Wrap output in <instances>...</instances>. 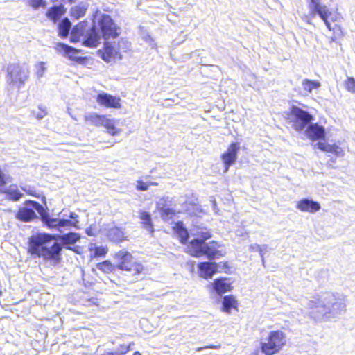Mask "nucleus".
<instances>
[{
  "label": "nucleus",
  "instance_id": "obj_5",
  "mask_svg": "<svg viewBox=\"0 0 355 355\" xmlns=\"http://www.w3.org/2000/svg\"><path fill=\"white\" fill-rule=\"evenodd\" d=\"M308 8L311 17H314L318 15L324 22L327 28L329 31L332 30L330 21H336L338 15L333 13L326 5L321 3L320 0H309Z\"/></svg>",
  "mask_w": 355,
  "mask_h": 355
},
{
  "label": "nucleus",
  "instance_id": "obj_19",
  "mask_svg": "<svg viewBox=\"0 0 355 355\" xmlns=\"http://www.w3.org/2000/svg\"><path fill=\"white\" fill-rule=\"evenodd\" d=\"M66 8L62 4L54 5L50 7L45 13L46 17L54 24L66 13Z\"/></svg>",
  "mask_w": 355,
  "mask_h": 355
},
{
  "label": "nucleus",
  "instance_id": "obj_28",
  "mask_svg": "<svg viewBox=\"0 0 355 355\" xmlns=\"http://www.w3.org/2000/svg\"><path fill=\"white\" fill-rule=\"evenodd\" d=\"M101 126L106 128L107 132L113 136L117 135L120 132V130L115 126L114 120L107 118L106 115L104 116V120Z\"/></svg>",
  "mask_w": 355,
  "mask_h": 355
},
{
  "label": "nucleus",
  "instance_id": "obj_35",
  "mask_svg": "<svg viewBox=\"0 0 355 355\" xmlns=\"http://www.w3.org/2000/svg\"><path fill=\"white\" fill-rule=\"evenodd\" d=\"M158 183L155 182H145L143 180H137L136 189L137 191H144L148 189L150 186H157Z\"/></svg>",
  "mask_w": 355,
  "mask_h": 355
},
{
  "label": "nucleus",
  "instance_id": "obj_7",
  "mask_svg": "<svg viewBox=\"0 0 355 355\" xmlns=\"http://www.w3.org/2000/svg\"><path fill=\"white\" fill-rule=\"evenodd\" d=\"M99 28L105 40L116 38L119 35V28L116 26L113 19L107 15H103L99 22Z\"/></svg>",
  "mask_w": 355,
  "mask_h": 355
},
{
  "label": "nucleus",
  "instance_id": "obj_22",
  "mask_svg": "<svg viewBox=\"0 0 355 355\" xmlns=\"http://www.w3.org/2000/svg\"><path fill=\"white\" fill-rule=\"evenodd\" d=\"M317 146L322 151L332 153L336 157L344 155L343 149L336 144H329L324 142H318Z\"/></svg>",
  "mask_w": 355,
  "mask_h": 355
},
{
  "label": "nucleus",
  "instance_id": "obj_12",
  "mask_svg": "<svg viewBox=\"0 0 355 355\" xmlns=\"http://www.w3.org/2000/svg\"><path fill=\"white\" fill-rule=\"evenodd\" d=\"M306 137L312 141H316L325 138V129L318 123H311L305 130Z\"/></svg>",
  "mask_w": 355,
  "mask_h": 355
},
{
  "label": "nucleus",
  "instance_id": "obj_41",
  "mask_svg": "<svg viewBox=\"0 0 355 355\" xmlns=\"http://www.w3.org/2000/svg\"><path fill=\"white\" fill-rule=\"evenodd\" d=\"M220 347V346H217V345H206V346H203V347H198L196 351L197 352H200L202 349H218Z\"/></svg>",
  "mask_w": 355,
  "mask_h": 355
},
{
  "label": "nucleus",
  "instance_id": "obj_16",
  "mask_svg": "<svg viewBox=\"0 0 355 355\" xmlns=\"http://www.w3.org/2000/svg\"><path fill=\"white\" fill-rule=\"evenodd\" d=\"M88 29V21L86 20L78 22L71 32V42H79L81 37L86 36Z\"/></svg>",
  "mask_w": 355,
  "mask_h": 355
},
{
  "label": "nucleus",
  "instance_id": "obj_11",
  "mask_svg": "<svg viewBox=\"0 0 355 355\" xmlns=\"http://www.w3.org/2000/svg\"><path fill=\"white\" fill-rule=\"evenodd\" d=\"M199 277L209 279L218 272V264L213 261H202L197 265Z\"/></svg>",
  "mask_w": 355,
  "mask_h": 355
},
{
  "label": "nucleus",
  "instance_id": "obj_44",
  "mask_svg": "<svg viewBox=\"0 0 355 355\" xmlns=\"http://www.w3.org/2000/svg\"><path fill=\"white\" fill-rule=\"evenodd\" d=\"M223 264L224 267L229 268V265H228L227 262H223Z\"/></svg>",
  "mask_w": 355,
  "mask_h": 355
},
{
  "label": "nucleus",
  "instance_id": "obj_33",
  "mask_svg": "<svg viewBox=\"0 0 355 355\" xmlns=\"http://www.w3.org/2000/svg\"><path fill=\"white\" fill-rule=\"evenodd\" d=\"M135 343L133 342H130L128 344H121L119 345L117 348V351L113 352L114 355H126L132 348Z\"/></svg>",
  "mask_w": 355,
  "mask_h": 355
},
{
  "label": "nucleus",
  "instance_id": "obj_30",
  "mask_svg": "<svg viewBox=\"0 0 355 355\" xmlns=\"http://www.w3.org/2000/svg\"><path fill=\"white\" fill-rule=\"evenodd\" d=\"M303 89L307 92H311L313 89H317L320 87V83L317 80L304 79L302 82Z\"/></svg>",
  "mask_w": 355,
  "mask_h": 355
},
{
  "label": "nucleus",
  "instance_id": "obj_21",
  "mask_svg": "<svg viewBox=\"0 0 355 355\" xmlns=\"http://www.w3.org/2000/svg\"><path fill=\"white\" fill-rule=\"evenodd\" d=\"M99 43V35L96 31L95 26H92L86 35V39L83 41V45L94 48Z\"/></svg>",
  "mask_w": 355,
  "mask_h": 355
},
{
  "label": "nucleus",
  "instance_id": "obj_26",
  "mask_svg": "<svg viewBox=\"0 0 355 355\" xmlns=\"http://www.w3.org/2000/svg\"><path fill=\"white\" fill-rule=\"evenodd\" d=\"M71 28V24L68 18H64L58 25V35L62 38H66L69 35Z\"/></svg>",
  "mask_w": 355,
  "mask_h": 355
},
{
  "label": "nucleus",
  "instance_id": "obj_23",
  "mask_svg": "<svg viewBox=\"0 0 355 355\" xmlns=\"http://www.w3.org/2000/svg\"><path fill=\"white\" fill-rule=\"evenodd\" d=\"M173 231L178 235L182 244H186L189 239V232L182 221H178L173 227Z\"/></svg>",
  "mask_w": 355,
  "mask_h": 355
},
{
  "label": "nucleus",
  "instance_id": "obj_32",
  "mask_svg": "<svg viewBox=\"0 0 355 355\" xmlns=\"http://www.w3.org/2000/svg\"><path fill=\"white\" fill-rule=\"evenodd\" d=\"M42 221L44 224L50 229L57 228L58 229L59 219L55 218H51L48 215L42 216Z\"/></svg>",
  "mask_w": 355,
  "mask_h": 355
},
{
  "label": "nucleus",
  "instance_id": "obj_39",
  "mask_svg": "<svg viewBox=\"0 0 355 355\" xmlns=\"http://www.w3.org/2000/svg\"><path fill=\"white\" fill-rule=\"evenodd\" d=\"M29 5L34 9H37L40 7H45L46 3L44 0H28Z\"/></svg>",
  "mask_w": 355,
  "mask_h": 355
},
{
  "label": "nucleus",
  "instance_id": "obj_3",
  "mask_svg": "<svg viewBox=\"0 0 355 355\" xmlns=\"http://www.w3.org/2000/svg\"><path fill=\"white\" fill-rule=\"evenodd\" d=\"M116 260V268L122 271H126L133 275L143 274L145 267L133 255L127 250H120L114 255Z\"/></svg>",
  "mask_w": 355,
  "mask_h": 355
},
{
  "label": "nucleus",
  "instance_id": "obj_1",
  "mask_svg": "<svg viewBox=\"0 0 355 355\" xmlns=\"http://www.w3.org/2000/svg\"><path fill=\"white\" fill-rule=\"evenodd\" d=\"M58 238L66 248L76 243L80 239V236L76 232H69L62 236L37 233L28 239V252L31 255L42 258L45 261H53L56 264L59 263L61 260L62 244L55 242L50 247L49 246L51 241L56 240Z\"/></svg>",
  "mask_w": 355,
  "mask_h": 355
},
{
  "label": "nucleus",
  "instance_id": "obj_29",
  "mask_svg": "<svg viewBox=\"0 0 355 355\" xmlns=\"http://www.w3.org/2000/svg\"><path fill=\"white\" fill-rule=\"evenodd\" d=\"M115 266L110 261L105 260L96 264V268L103 273L109 274L115 270Z\"/></svg>",
  "mask_w": 355,
  "mask_h": 355
},
{
  "label": "nucleus",
  "instance_id": "obj_38",
  "mask_svg": "<svg viewBox=\"0 0 355 355\" xmlns=\"http://www.w3.org/2000/svg\"><path fill=\"white\" fill-rule=\"evenodd\" d=\"M161 216L163 219H168L173 218L176 212L171 208H162L160 209Z\"/></svg>",
  "mask_w": 355,
  "mask_h": 355
},
{
  "label": "nucleus",
  "instance_id": "obj_34",
  "mask_svg": "<svg viewBox=\"0 0 355 355\" xmlns=\"http://www.w3.org/2000/svg\"><path fill=\"white\" fill-rule=\"evenodd\" d=\"M93 252V257H105L108 252V248L106 246H95L90 249Z\"/></svg>",
  "mask_w": 355,
  "mask_h": 355
},
{
  "label": "nucleus",
  "instance_id": "obj_4",
  "mask_svg": "<svg viewBox=\"0 0 355 355\" xmlns=\"http://www.w3.org/2000/svg\"><path fill=\"white\" fill-rule=\"evenodd\" d=\"M286 343V334L276 330L269 332L266 340L261 343V352L265 355H274L279 353Z\"/></svg>",
  "mask_w": 355,
  "mask_h": 355
},
{
  "label": "nucleus",
  "instance_id": "obj_2",
  "mask_svg": "<svg viewBox=\"0 0 355 355\" xmlns=\"http://www.w3.org/2000/svg\"><path fill=\"white\" fill-rule=\"evenodd\" d=\"M198 238L192 239L189 244V250L191 256L200 257L205 256L209 261L218 259L224 256L220 250V245L217 241H205L211 237V233L206 229L198 232Z\"/></svg>",
  "mask_w": 355,
  "mask_h": 355
},
{
  "label": "nucleus",
  "instance_id": "obj_15",
  "mask_svg": "<svg viewBox=\"0 0 355 355\" xmlns=\"http://www.w3.org/2000/svg\"><path fill=\"white\" fill-rule=\"evenodd\" d=\"M56 49L59 51H63L65 55L71 60L82 62L85 59L84 58L77 55L78 53L80 52V50L76 49L64 43H58L56 44Z\"/></svg>",
  "mask_w": 355,
  "mask_h": 355
},
{
  "label": "nucleus",
  "instance_id": "obj_25",
  "mask_svg": "<svg viewBox=\"0 0 355 355\" xmlns=\"http://www.w3.org/2000/svg\"><path fill=\"white\" fill-rule=\"evenodd\" d=\"M139 218L141 220L143 227L153 234L154 232V226L150 213L146 211H140Z\"/></svg>",
  "mask_w": 355,
  "mask_h": 355
},
{
  "label": "nucleus",
  "instance_id": "obj_13",
  "mask_svg": "<svg viewBox=\"0 0 355 355\" xmlns=\"http://www.w3.org/2000/svg\"><path fill=\"white\" fill-rule=\"evenodd\" d=\"M98 55L106 62H110L112 59L122 58L120 53L116 51L114 46L108 42L104 43L103 47L98 50Z\"/></svg>",
  "mask_w": 355,
  "mask_h": 355
},
{
  "label": "nucleus",
  "instance_id": "obj_42",
  "mask_svg": "<svg viewBox=\"0 0 355 355\" xmlns=\"http://www.w3.org/2000/svg\"><path fill=\"white\" fill-rule=\"evenodd\" d=\"M66 248L69 249V250H71L73 251L74 252H76L77 254H80V251H79L80 247L76 246V247L72 248V247H70V246H66Z\"/></svg>",
  "mask_w": 355,
  "mask_h": 355
},
{
  "label": "nucleus",
  "instance_id": "obj_18",
  "mask_svg": "<svg viewBox=\"0 0 355 355\" xmlns=\"http://www.w3.org/2000/svg\"><path fill=\"white\" fill-rule=\"evenodd\" d=\"M212 287L218 295L231 291L233 288L232 283L230 282L229 278L227 277L215 279L212 282Z\"/></svg>",
  "mask_w": 355,
  "mask_h": 355
},
{
  "label": "nucleus",
  "instance_id": "obj_9",
  "mask_svg": "<svg viewBox=\"0 0 355 355\" xmlns=\"http://www.w3.org/2000/svg\"><path fill=\"white\" fill-rule=\"evenodd\" d=\"M96 101L99 105L105 108L120 109L122 106L121 99L119 96L107 93L97 94Z\"/></svg>",
  "mask_w": 355,
  "mask_h": 355
},
{
  "label": "nucleus",
  "instance_id": "obj_31",
  "mask_svg": "<svg viewBox=\"0 0 355 355\" xmlns=\"http://www.w3.org/2000/svg\"><path fill=\"white\" fill-rule=\"evenodd\" d=\"M10 74L12 76H17L19 75H21V76L19 77L20 82H24L28 78V71L18 66L12 69V70L10 71Z\"/></svg>",
  "mask_w": 355,
  "mask_h": 355
},
{
  "label": "nucleus",
  "instance_id": "obj_36",
  "mask_svg": "<svg viewBox=\"0 0 355 355\" xmlns=\"http://www.w3.org/2000/svg\"><path fill=\"white\" fill-rule=\"evenodd\" d=\"M6 193L9 200L12 201L19 200L23 196L22 193L17 189H8L6 191Z\"/></svg>",
  "mask_w": 355,
  "mask_h": 355
},
{
  "label": "nucleus",
  "instance_id": "obj_37",
  "mask_svg": "<svg viewBox=\"0 0 355 355\" xmlns=\"http://www.w3.org/2000/svg\"><path fill=\"white\" fill-rule=\"evenodd\" d=\"M344 86L347 91L355 94V78L347 77L344 82Z\"/></svg>",
  "mask_w": 355,
  "mask_h": 355
},
{
  "label": "nucleus",
  "instance_id": "obj_45",
  "mask_svg": "<svg viewBox=\"0 0 355 355\" xmlns=\"http://www.w3.org/2000/svg\"><path fill=\"white\" fill-rule=\"evenodd\" d=\"M2 295V291L0 290V297Z\"/></svg>",
  "mask_w": 355,
  "mask_h": 355
},
{
  "label": "nucleus",
  "instance_id": "obj_17",
  "mask_svg": "<svg viewBox=\"0 0 355 355\" xmlns=\"http://www.w3.org/2000/svg\"><path fill=\"white\" fill-rule=\"evenodd\" d=\"M296 207L301 211L314 213L319 211L321 206L319 202L309 200L307 198H303L300 200L296 205Z\"/></svg>",
  "mask_w": 355,
  "mask_h": 355
},
{
  "label": "nucleus",
  "instance_id": "obj_8",
  "mask_svg": "<svg viewBox=\"0 0 355 355\" xmlns=\"http://www.w3.org/2000/svg\"><path fill=\"white\" fill-rule=\"evenodd\" d=\"M239 150V143L232 142L228 146L227 150L221 154L220 158L224 165L225 172H227L230 167L236 162Z\"/></svg>",
  "mask_w": 355,
  "mask_h": 355
},
{
  "label": "nucleus",
  "instance_id": "obj_6",
  "mask_svg": "<svg viewBox=\"0 0 355 355\" xmlns=\"http://www.w3.org/2000/svg\"><path fill=\"white\" fill-rule=\"evenodd\" d=\"M288 116L293 129L297 132L303 130L313 119L312 114L295 105L291 107Z\"/></svg>",
  "mask_w": 355,
  "mask_h": 355
},
{
  "label": "nucleus",
  "instance_id": "obj_27",
  "mask_svg": "<svg viewBox=\"0 0 355 355\" xmlns=\"http://www.w3.org/2000/svg\"><path fill=\"white\" fill-rule=\"evenodd\" d=\"M87 6L85 5H76L71 8L70 16L73 19H78L85 15Z\"/></svg>",
  "mask_w": 355,
  "mask_h": 355
},
{
  "label": "nucleus",
  "instance_id": "obj_24",
  "mask_svg": "<svg viewBox=\"0 0 355 355\" xmlns=\"http://www.w3.org/2000/svg\"><path fill=\"white\" fill-rule=\"evenodd\" d=\"M105 115L97 113H90L84 117L87 124L92 126L100 127L102 125Z\"/></svg>",
  "mask_w": 355,
  "mask_h": 355
},
{
  "label": "nucleus",
  "instance_id": "obj_20",
  "mask_svg": "<svg viewBox=\"0 0 355 355\" xmlns=\"http://www.w3.org/2000/svg\"><path fill=\"white\" fill-rule=\"evenodd\" d=\"M232 310H239V303L236 297L232 295L224 296L222 301V311L229 314Z\"/></svg>",
  "mask_w": 355,
  "mask_h": 355
},
{
  "label": "nucleus",
  "instance_id": "obj_40",
  "mask_svg": "<svg viewBox=\"0 0 355 355\" xmlns=\"http://www.w3.org/2000/svg\"><path fill=\"white\" fill-rule=\"evenodd\" d=\"M76 227V224L74 222L69 220V219H59L58 223V230L61 227Z\"/></svg>",
  "mask_w": 355,
  "mask_h": 355
},
{
  "label": "nucleus",
  "instance_id": "obj_43",
  "mask_svg": "<svg viewBox=\"0 0 355 355\" xmlns=\"http://www.w3.org/2000/svg\"><path fill=\"white\" fill-rule=\"evenodd\" d=\"M86 233H87V235H89V236H93V235H94V234H93V233H92V231H90V230H86Z\"/></svg>",
  "mask_w": 355,
  "mask_h": 355
},
{
  "label": "nucleus",
  "instance_id": "obj_14",
  "mask_svg": "<svg viewBox=\"0 0 355 355\" xmlns=\"http://www.w3.org/2000/svg\"><path fill=\"white\" fill-rule=\"evenodd\" d=\"M107 238L109 241L116 244L129 240L123 228L117 226L112 227L107 230Z\"/></svg>",
  "mask_w": 355,
  "mask_h": 355
},
{
  "label": "nucleus",
  "instance_id": "obj_10",
  "mask_svg": "<svg viewBox=\"0 0 355 355\" xmlns=\"http://www.w3.org/2000/svg\"><path fill=\"white\" fill-rule=\"evenodd\" d=\"M26 205H29L31 207L28 208L24 207L19 209L17 213V218L21 221L29 222L37 217L33 209L38 210L41 207V205L37 202L33 200L26 201Z\"/></svg>",
  "mask_w": 355,
  "mask_h": 355
}]
</instances>
